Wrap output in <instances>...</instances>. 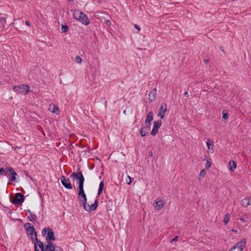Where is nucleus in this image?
Wrapping results in <instances>:
<instances>
[{
    "instance_id": "21",
    "label": "nucleus",
    "mask_w": 251,
    "mask_h": 251,
    "mask_svg": "<svg viewBox=\"0 0 251 251\" xmlns=\"http://www.w3.org/2000/svg\"><path fill=\"white\" fill-rule=\"evenodd\" d=\"M104 185V182L102 180L100 182V185H99V187L98 192V196H100L102 193Z\"/></svg>"
},
{
    "instance_id": "51",
    "label": "nucleus",
    "mask_w": 251,
    "mask_h": 251,
    "mask_svg": "<svg viewBox=\"0 0 251 251\" xmlns=\"http://www.w3.org/2000/svg\"><path fill=\"white\" fill-rule=\"evenodd\" d=\"M222 50L223 52H225L224 50L223 49H222Z\"/></svg>"
},
{
    "instance_id": "22",
    "label": "nucleus",
    "mask_w": 251,
    "mask_h": 251,
    "mask_svg": "<svg viewBox=\"0 0 251 251\" xmlns=\"http://www.w3.org/2000/svg\"><path fill=\"white\" fill-rule=\"evenodd\" d=\"M206 145H207L208 149L209 150H211L212 152H213V141H211L210 139H208V140L206 142Z\"/></svg>"
},
{
    "instance_id": "13",
    "label": "nucleus",
    "mask_w": 251,
    "mask_h": 251,
    "mask_svg": "<svg viewBox=\"0 0 251 251\" xmlns=\"http://www.w3.org/2000/svg\"><path fill=\"white\" fill-rule=\"evenodd\" d=\"M150 130V126H149L145 125V126L142 127L140 130V133L141 136L142 137L145 136L149 133Z\"/></svg>"
},
{
    "instance_id": "36",
    "label": "nucleus",
    "mask_w": 251,
    "mask_h": 251,
    "mask_svg": "<svg viewBox=\"0 0 251 251\" xmlns=\"http://www.w3.org/2000/svg\"><path fill=\"white\" fill-rule=\"evenodd\" d=\"M128 177L129 178V182H127V184H130L132 182V180H133V178H131L130 177V176H128Z\"/></svg>"
},
{
    "instance_id": "27",
    "label": "nucleus",
    "mask_w": 251,
    "mask_h": 251,
    "mask_svg": "<svg viewBox=\"0 0 251 251\" xmlns=\"http://www.w3.org/2000/svg\"><path fill=\"white\" fill-rule=\"evenodd\" d=\"M68 26L67 25H61V30L63 32L66 33L68 30Z\"/></svg>"
},
{
    "instance_id": "30",
    "label": "nucleus",
    "mask_w": 251,
    "mask_h": 251,
    "mask_svg": "<svg viewBox=\"0 0 251 251\" xmlns=\"http://www.w3.org/2000/svg\"><path fill=\"white\" fill-rule=\"evenodd\" d=\"M211 159H209V160H208L206 159V163L205 165V168L206 169L209 168L211 166V162L210 161Z\"/></svg>"
},
{
    "instance_id": "37",
    "label": "nucleus",
    "mask_w": 251,
    "mask_h": 251,
    "mask_svg": "<svg viewBox=\"0 0 251 251\" xmlns=\"http://www.w3.org/2000/svg\"><path fill=\"white\" fill-rule=\"evenodd\" d=\"M33 234L35 236V241H36V239H38V238H37V233L35 230V231L33 232Z\"/></svg>"
},
{
    "instance_id": "12",
    "label": "nucleus",
    "mask_w": 251,
    "mask_h": 251,
    "mask_svg": "<svg viewBox=\"0 0 251 251\" xmlns=\"http://www.w3.org/2000/svg\"><path fill=\"white\" fill-rule=\"evenodd\" d=\"M153 114L152 111H150L146 117L145 125L146 126H150L151 123V121L153 120Z\"/></svg>"
},
{
    "instance_id": "46",
    "label": "nucleus",
    "mask_w": 251,
    "mask_h": 251,
    "mask_svg": "<svg viewBox=\"0 0 251 251\" xmlns=\"http://www.w3.org/2000/svg\"><path fill=\"white\" fill-rule=\"evenodd\" d=\"M206 159L208 160L209 158L206 156H205L204 158L203 159V161H206Z\"/></svg>"
},
{
    "instance_id": "32",
    "label": "nucleus",
    "mask_w": 251,
    "mask_h": 251,
    "mask_svg": "<svg viewBox=\"0 0 251 251\" xmlns=\"http://www.w3.org/2000/svg\"><path fill=\"white\" fill-rule=\"evenodd\" d=\"M75 59V62L78 64H80L82 62V59L79 56H76Z\"/></svg>"
},
{
    "instance_id": "2",
    "label": "nucleus",
    "mask_w": 251,
    "mask_h": 251,
    "mask_svg": "<svg viewBox=\"0 0 251 251\" xmlns=\"http://www.w3.org/2000/svg\"><path fill=\"white\" fill-rule=\"evenodd\" d=\"M42 233L43 236H45L47 233L46 236V240L47 242H51V241H55L56 240L53 231L49 227L44 228L42 230Z\"/></svg>"
},
{
    "instance_id": "25",
    "label": "nucleus",
    "mask_w": 251,
    "mask_h": 251,
    "mask_svg": "<svg viewBox=\"0 0 251 251\" xmlns=\"http://www.w3.org/2000/svg\"><path fill=\"white\" fill-rule=\"evenodd\" d=\"M84 182H82L81 183H78V192L84 191Z\"/></svg>"
},
{
    "instance_id": "3",
    "label": "nucleus",
    "mask_w": 251,
    "mask_h": 251,
    "mask_svg": "<svg viewBox=\"0 0 251 251\" xmlns=\"http://www.w3.org/2000/svg\"><path fill=\"white\" fill-rule=\"evenodd\" d=\"M25 200L24 195L21 193H17L13 199H10L11 202L17 205H22Z\"/></svg>"
},
{
    "instance_id": "29",
    "label": "nucleus",
    "mask_w": 251,
    "mask_h": 251,
    "mask_svg": "<svg viewBox=\"0 0 251 251\" xmlns=\"http://www.w3.org/2000/svg\"><path fill=\"white\" fill-rule=\"evenodd\" d=\"M52 112L55 114H57L59 112V110L57 106L55 105H53V109L52 110Z\"/></svg>"
},
{
    "instance_id": "7",
    "label": "nucleus",
    "mask_w": 251,
    "mask_h": 251,
    "mask_svg": "<svg viewBox=\"0 0 251 251\" xmlns=\"http://www.w3.org/2000/svg\"><path fill=\"white\" fill-rule=\"evenodd\" d=\"M162 122L160 120L155 121L153 122V128L151 132V134L155 136L158 133V129L161 126Z\"/></svg>"
},
{
    "instance_id": "23",
    "label": "nucleus",
    "mask_w": 251,
    "mask_h": 251,
    "mask_svg": "<svg viewBox=\"0 0 251 251\" xmlns=\"http://www.w3.org/2000/svg\"><path fill=\"white\" fill-rule=\"evenodd\" d=\"M230 215L229 213H227L225 215L223 220V223L225 225H226L228 223L230 220Z\"/></svg>"
},
{
    "instance_id": "31",
    "label": "nucleus",
    "mask_w": 251,
    "mask_h": 251,
    "mask_svg": "<svg viewBox=\"0 0 251 251\" xmlns=\"http://www.w3.org/2000/svg\"><path fill=\"white\" fill-rule=\"evenodd\" d=\"M222 115H223V116H222L223 119H224V120H227L228 119V113H225V111H223Z\"/></svg>"
},
{
    "instance_id": "4",
    "label": "nucleus",
    "mask_w": 251,
    "mask_h": 251,
    "mask_svg": "<svg viewBox=\"0 0 251 251\" xmlns=\"http://www.w3.org/2000/svg\"><path fill=\"white\" fill-rule=\"evenodd\" d=\"M30 87L28 85H20L18 86H15L13 87V90L15 92H17L22 95L26 94L29 92Z\"/></svg>"
},
{
    "instance_id": "16",
    "label": "nucleus",
    "mask_w": 251,
    "mask_h": 251,
    "mask_svg": "<svg viewBox=\"0 0 251 251\" xmlns=\"http://www.w3.org/2000/svg\"><path fill=\"white\" fill-rule=\"evenodd\" d=\"M156 97V88H155L150 92V93L149 95V100L152 102L155 100Z\"/></svg>"
},
{
    "instance_id": "39",
    "label": "nucleus",
    "mask_w": 251,
    "mask_h": 251,
    "mask_svg": "<svg viewBox=\"0 0 251 251\" xmlns=\"http://www.w3.org/2000/svg\"><path fill=\"white\" fill-rule=\"evenodd\" d=\"M134 27H135V28L136 29H137L138 30H139H139H140V26H139L138 25L135 24V25H134Z\"/></svg>"
},
{
    "instance_id": "18",
    "label": "nucleus",
    "mask_w": 251,
    "mask_h": 251,
    "mask_svg": "<svg viewBox=\"0 0 251 251\" xmlns=\"http://www.w3.org/2000/svg\"><path fill=\"white\" fill-rule=\"evenodd\" d=\"M78 201L80 202L81 201L87 200V196L85 192H78L77 196Z\"/></svg>"
},
{
    "instance_id": "35",
    "label": "nucleus",
    "mask_w": 251,
    "mask_h": 251,
    "mask_svg": "<svg viewBox=\"0 0 251 251\" xmlns=\"http://www.w3.org/2000/svg\"><path fill=\"white\" fill-rule=\"evenodd\" d=\"M105 24L107 25H110L111 24V22L109 20H106L105 21Z\"/></svg>"
},
{
    "instance_id": "8",
    "label": "nucleus",
    "mask_w": 251,
    "mask_h": 251,
    "mask_svg": "<svg viewBox=\"0 0 251 251\" xmlns=\"http://www.w3.org/2000/svg\"><path fill=\"white\" fill-rule=\"evenodd\" d=\"M71 177L75 178L78 180V183L84 182L85 178L81 171L73 172L70 176Z\"/></svg>"
},
{
    "instance_id": "15",
    "label": "nucleus",
    "mask_w": 251,
    "mask_h": 251,
    "mask_svg": "<svg viewBox=\"0 0 251 251\" xmlns=\"http://www.w3.org/2000/svg\"><path fill=\"white\" fill-rule=\"evenodd\" d=\"M165 203V201H163L161 200H159V199L155 200V209L157 210L161 209L163 206L164 204Z\"/></svg>"
},
{
    "instance_id": "33",
    "label": "nucleus",
    "mask_w": 251,
    "mask_h": 251,
    "mask_svg": "<svg viewBox=\"0 0 251 251\" xmlns=\"http://www.w3.org/2000/svg\"><path fill=\"white\" fill-rule=\"evenodd\" d=\"M5 169H4L3 167H1L0 168V175L2 176L3 175L5 174Z\"/></svg>"
},
{
    "instance_id": "41",
    "label": "nucleus",
    "mask_w": 251,
    "mask_h": 251,
    "mask_svg": "<svg viewBox=\"0 0 251 251\" xmlns=\"http://www.w3.org/2000/svg\"><path fill=\"white\" fill-rule=\"evenodd\" d=\"M184 95L186 97H189V94H188V93L187 91L184 92Z\"/></svg>"
},
{
    "instance_id": "28",
    "label": "nucleus",
    "mask_w": 251,
    "mask_h": 251,
    "mask_svg": "<svg viewBox=\"0 0 251 251\" xmlns=\"http://www.w3.org/2000/svg\"><path fill=\"white\" fill-rule=\"evenodd\" d=\"M10 168H12V167H6L5 168V174L4 175L7 176V177H9L10 176H11V174H10V172H9V169H10Z\"/></svg>"
},
{
    "instance_id": "6",
    "label": "nucleus",
    "mask_w": 251,
    "mask_h": 251,
    "mask_svg": "<svg viewBox=\"0 0 251 251\" xmlns=\"http://www.w3.org/2000/svg\"><path fill=\"white\" fill-rule=\"evenodd\" d=\"M79 16L78 18H76L79 21H80L82 24L87 25L90 24V22L88 17L86 14H85L83 12L81 11H79Z\"/></svg>"
},
{
    "instance_id": "20",
    "label": "nucleus",
    "mask_w": 251,
    "mask_h": 251,
    "mask_svg": "<svg viewBox=\"0 0 251 251\" xmlns=\"http://www.w3.org/2000/svg\"><path fill=\"white\" fill-rule=\"evenodd\" d=\"M229 165L230 166L229 169L231 171H234L236 168L237 164L236 162L234 161H230L229 162Z\"/></svg>"
},
{
    "instance_id": "47",
    "label": "nucleus",
    "mask_w": 251,
    "mask_h": 251,
    "mask_svg": "<svg viewBox=\"0 0 251 251\" xmlns=\"http://www.w3.org/2000/svg\"><path fill=\"white\" fill-rule=\"evenodd\" d=\"M26 212H28V213H29L30 214V213H32L31 212V211H30V210H26Z\"/></svg>"
},
{
    "instance_id": "38",
    "label": "nucleus",
    "mask_w": 251,
    "mask_h": 251,
    "mask_svg": "<svg viewBox=\"0 0 251 251\" xmlns=\"http://www.w3.org/2000/svg\"><path fill=\"white\" fill-rule=\"evenodd\" d=\"M178 236H176L175 238H174L172 240H171V242H176V241H177V240H178Z\"/></svg>"
},
{
    "instance_id": "10",
    "label": "nucleus",
    "mask_w": 251,
    "mask_h": 251,
    "mask_svg": "<svg viewBox=\"0 0 251 251\" xmlns=\"http://www.w3.org/2000/svg\"><path fill=\"white\" fill-rule=\"evenodd\" d=\"M24 227L26 230V233L27 235H33V232L35 231V228L33 225L29 223H26L24 224Z\"/></svg>"
},
{
    "instance_id": "19",
    "label": "nucleus",
    "mask_w": 251,
    "mask_h": 251,
    "mask_svg": "<svg viewBox=\"0 0 251 251\" xmlns=\"http://www.w3.org/2000/svg\"><path fill=\"white\" fill-rule=\"evenodd\" d=\"M241 204L243 207H247L251 205V201L249 198H246L241 201Z\"/></svg>"
},
{
    "instance_id": "14",
    "label": "nucleus",
    "mask_w": 251,
    "mask_h": 251,
    "mask_svg": "<svg viewBox=\"0 0 251 251\" xmlns=\"http://www.w3.org/2000/svg\"><path fill=\"white\" fill-rule=\"evenodd\" d=\"M98 205V199H96L94 201V203L91 204V205H88L87 211L91 212L93 210H95L96 209Z\"/></svg>"
},
{
    "instance_id": "48",
    "label": "nucleus",
    "mask_w": 251,
    "mask_h": 251,
    "mask_svg": "<svg viewBox=\"0 0 251 251\" xmlns=\"http://www.w3.org/2000/svg\"><path fill=\"white\" fill-rule=\"evenodd\" d=\"M240 220L241 221H243V222H244V221H244V219H243V218H241L240 219Z\"/></svg>"
},
{
    "instance_id": "49",
    "label": "nucleus",
    "mask_w": 251,
    "mask_h": 251,
    "mask_svg": "<svg viewBox=\"0 0 251 251\" xmlns=\"http://www.w3.org/2000/svg\"><path fill=\"white\" fill-rule=\"evenodd\" d=\"M80 147L81 148H84V147L83 146H80Z\"/></svg>"
},
{
    "instance_id": "17",
    "label": "nucleus",
    "mask_w": 251,
    "mask_h": 251,
    "mask_svg": "<svg viewBox=\"0 0 251 251\" xmlns=\"http://www.w3.org/2000/svg\"><path fill=\"white\" fill-rule=\"evenodd\" d=\"M9 170L10 172L9 173L11 174V175L12 176L11 177L9 178V181L14 182L16 179V176H17V174L12 168L9 169Z\"/></svg>"
},
{
    "instance_id": "1",
    "label": "nucleus",
    "mask_w": 251,
    "mask_h": 251,
    "mask_svg": "<svg viewBox=\"0 0 251 251\" xmlns=\"http://www.w3.org/2000/svg\"><path fill=\"white\" fill-rule=\"evenodd\" d=\"M34 244L38 245L41 251H63L60 247L53 245L52 242H47V244L44 246L42 242L36 239V241H35Z\"/></svg>"
},
{
    "instance_id": "45",
    "label": "nucleus",
    "mask_w": 251,
    "mask_h": 251,
    "mask_svg": "<svg viewBox=\"0 0 251 251\" xmlns=\"http://www.w3.org/2000/svg\"><path fill=\"white\" fill-rule=\"evenodd\" d=\"M149 155L150 156H152V153L151 151H150L149 152Z\"/></svg>"
},
{
    "instance_id": "26",
    "label": "nucleus",
    "mask_w": 251,
    "mask_h": 251,
    "mask_svg": "<svg viewBox=\"0 0 251 251\" xmlns=\"http://www.w3.org/2000/svg\"><path fill=\"white\" fill-rule=\"evenodd\" d=\"M79 202L82 203V205H83V208H84L86 211H87V208H88V205H89V204H87V200H84V201H80Z\"/></svg>"
},
{
    "instance_id": "9",
    "label": "nucleus",
    "mask_w": 251,
    "mask_h": 251,
    "mask_svg": "<svg viewBox=\"0 0 251 251\" xmlns=\"http://www.w3.org/2000/svg\"><path fill=\"white\" fill-rule=\"evenodd\" d=\"M60 181L61 182L62 184L65 187L66 189H72L73 188V186L70 182V181L68 178H67L64 176H61L60 178Z\"/></svg>"
},
{
    "instance_id": "24",
    "label": "nucleus",
    "mask_w": 251,
    "mask_h": 251,
    "mask_svg": "<svg viewBox=\"0 0 251 251\" xmlns=\"http://www.w3.org/2000/svg\"><path fill=\"white\" fill-rule=\"evenodd\" d=\"M28 218L30 221L33 222L34 221H36L37 217L35 214L30 213V216H28Z\"/></svg>"
},
{
    "instance_id": "11",
    "label": "nucleus",
    "mask_w": 251,
    "mask_h": 251,
    "mask_svg": "<svg viewBox=\"0 0 251 251\" xmlns=\"http://www.w3.org/2000/svg\"><path fill=\"white\" fill-rule=\"evenodd\" d=\"M167 105L166 103H162L159 107V112L158 116L160 117L161 119L164 117L165 113L167 111Z\"/></svg>"
},
{
    "instance_id": "43",
    "label": "nucleus",
    "mask_w": 251,
    "mask_h": 251,
    "mask_svg": "<svg viewBox=\"0 0 251 251\" xmlns=\"http://www.w3.org/2000/svg\"><path fill=\"white\" fill-rule=\"evenodd\" d=\"M25 25H27V26H30V23H29V21H25Z\"/></svg>"
},
{
    "instance_id": "34",
    "label": "nucleus",
    "mask_w": 251,
    "mask_h": 251,
    "mask_svg": "<svg viewBox=\"0 0 251 251\" xmlns=\"http://www.w3.org/2000/svg\"><path fill=\"white\" fill-rule=\"evenodd\" d=\"M205 174H206V172H205V170L204 169H202L201 171L200 176H204L205 175Z\"/></svg>"
},
{
    "instance_id": "40",
    "label": "nucleus",
    "mask_w": 251,
    "mask_h": 251,
    "mask_svg": "<svg viewBox=\"0 0 251 251\" xmlns=\"http://www.w3.org/2000/svg\"><path fill=\"white\" fill-rule=\"evenodd\" d=\"M23 174L25 175L26 176H28V172L27 171H24Z\"/></svg>"
},
{
    "instance_id": "50",
    "label": "nucleus",
    "mask_w": 251,
    "mask_h": 251,
    "mask_svg": "<svg viewBox=\"0 0 251 251\" xmlns=\"http://www.w3.org/2000/svg\"><path fill=\"white\" fill-rule=\"evenodd\" d=\"M69 1H73V0H67Z\"/></svg>"
},
{
    "instance_id": "5",
    "label": "nucleus",
    "mask_w": 251,
    "mask_h": 251,
    "mask_svg": "<svg viewBox=\"0 0 251 251\" xmlns=\"http://www.w3.org/2000/svg\"><path fill=\"white\" fill-rule=\"evenodd\" d=\"M246 239L243 238L241 241L236 243L232 247H231L229 251H233L236 248L243 251L246 247Z\"/></svg>"
},
{
    "instance_id": "42",
    "label": "nucleus",
    "mask_w": 251,
    "mask_h": 251,
    "mask_svg": "<svg viewBox=\"0 0 251 251\" xmlns=\"http://www.w3.org/2000/svg\"><path fill=\"white\" fill-rule=\"evenodd\" d=\"M203 62L205 63V64H207L208 62H209V60L207 59H205L203 60Z\"/></svg>"
},
{
    "instance_id": "44",
    "label": "nucleus",
    "mask_w": 251,
    "mask_h": 251,
    "mask_svg": "<svg viewBox=\"0 0 251 251\" xmlns=\"http://www.w3.org/2000/svg\"><path fill=\"white\" fill-rule=\"evenodd\" d=\"M70 149H73L74 148V146L72 144H71L70 145Z\"/></svg>"
}]
</instances>
